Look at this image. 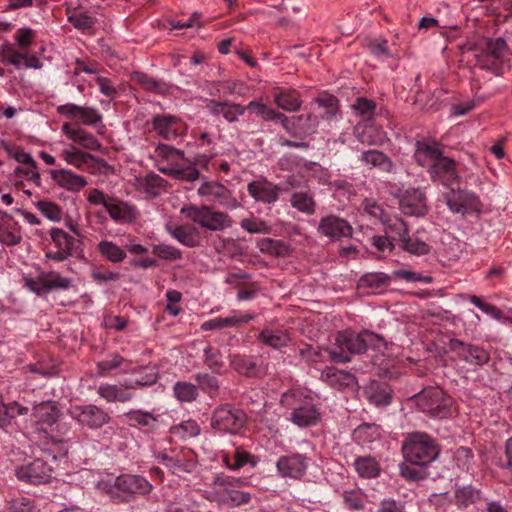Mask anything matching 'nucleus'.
I'll use <instances>...</instances> for the list:
<instances>
[{
    "instance_id": "44",
    "label": "nucleus",
    "mask_w": 512,
    "mask_h": 512,
    "mask_svg": "<svg viewBox=\"0 0 512 512\" xmlns=\"http://www.w3.org/2000/svg\"><path fill=\"white\" fill-rule=\"evenodd\" d=\"M354 468L361 478L371 479L379 476L380 466L375 458L371 456H361L355 459Z\"/></svg>"
},
{
    "instance_id": "21",
    "label": "nucleus",
    "mask_w": 512,
    "mask_h": 512,
    "mask_svg": "<svg viewBox=\"0 0 512 512\" xmlns=\"http://www.w3.org/2000/svg\"><path fill=\"white\" fill-rule=\"evenodd\" d=\"M52 469L41 459H34L16 468L15 474L21 481L31 484L46 483L51 478Z\"/></svg>"
},
{
    "instance_id": "31",
    "label": "nucleus",
    "mask_w": 512,
    "mask_h": 512,
    "mask_svg": "<svg viewBox=\"0 0 512 512\" xmlns=\"http://www.w3.org/2000/svg\"><path fill=\"white\" fill-rule=\"evenodd\" d=\"M318 231L326 236L333 239L342 237H350L352 235V227L350 224L339 217L327 216L321 219Z\"/></svg>"
},
{
    "instance_id": "32",
    "label": "nucleus",
    "mask_w": 512,
    "mask_h": 512,
    "mask_svg": "<svg viewBox=\"0 0 512 512\" xmlns=\"http://www.w3.org/2000/svg\"><path fill=\"white\" fill-rule=\"evenodd\" d=\"M249 195L256 201L272 204L278 200L279 188L265 179L254 180L247 186Z\"/></svg>"
},
{
    "instance_id": "2",
    "label": "nucleus",
    "mask_w": 512,
    "mask_h": 512,
    "mask_svg": "<svg viewBox=\"0 0 512 512\" xmlns=\"http://www.w3.org/2000/svg\"><path fill=\"white\" fill-rule=\"evenodd\" d=\"M37 32L30 27H21L16 30L13 39L15 47H8L1 56L4 65H11L16 70L34 69L43 67V62L35 52L26 51L35 42Z\"/></svg>"
},
{
    "instance_id": "63",
    "label": "nucleus",
    "mask_w": 512,
    "mask_h": 512,
    "mask_svg": "<svg viewBox=\"0 0 512 512\" xmlns=\"http://www.w3.org/2000/svg\"><path fill=\"white\" fill-rule=\"evenodd\" d=\"M153 254L162 260L176 261L182 258V251L172 245L159 243L153 246Z\"/></svg>"
},
{
    "instance_id": "18",
    "label": "nucleus",
    "mask_w": 512,
    "mask_h": 512,
    "mask_svg": "<svg viewBox=\"0 0 512 512\" xmlns=\"http://www.w3.org/2000/svg\"><path fill=\"white\" fill-rule=\"evenodd\" d=\"M428 173L434 183L441 184L449 189L459 185L461 179L456 167V162L445 156L435 162V164L428 169Z\"/></svg>"
},
{
    "instance_id": "43",
    "label": "nucleus",
    "mask_w": 512,
    "mask_h": 512,
    "mask_svg": "<svg viewBox=\"0 0 512 512\" xmlns=\"http://www.w3.org/2000/svg\"><path fill=\"white\" fill-rule=\"evenodd\" d=\"M276 105L288 112L297 111L301 106V100L296 90H285L277 88L274 91Z\"/></svg>"
},
{
    "instance_id": "41",
    "label": "nucleus",
    "mask_w": 512,
    "mask_h": 512,
    "mask_svg": "<svg viewBox=\"0 0 512 512\" xmlns=\"http://www.w3.org/2000/svg\"><path fill=\"white\" fill-rule=\"evenodd\" d=\"M60 157L68 164L78 170H84L85 166L92 160L94 156L90 153L84 152L76 146H70L63 149Z\"/></svg>"
},
{
    "instance_id": "27",
    "label": "nucleus",
    "mask_w": 512,
    "mask_h": 512,
    "mask_svg": "<svg viewBox=\"0 0 512 512\" xmlns=\"http://www.w3.org/2000/svg\"><path fill=\"white\" fill-rule=\"evenodd\" d=\"M414 157L420 166L428 167L429 169L443 157V150L441 145L434 140L418 141Z\"/></svg>"
},
{
    "instance_id": "15",
    "label": "nucleus",
    "mask_w": 512,
    "mask_h": 512,
    "mask_svg": "<svg viewBox=\"0 0 512 512\" xmlns=\"http://www.w3.org/2000/svg\"><path fill=\"white\" fill-rule=\"evenodd\" d=\"M390 232H396L401 248L413 255L421 256L430 252V245L417 235H409L407 224L400 218H394L393 224H389Z\"/></svg>"
},
{
    "instance_id": "34",
    "label": "nucleus",
    "mask_w": 512,
    "mask_h": 512,
    "mask_svg": "<svg viewBox=\"0 0 512 512\" xmlns=\"http://www.w3.org/2000/svg\"><path fill=\"white\" fill-rule=\"evenodd\" d=\"M136 190L146 194L150 198H156L165 190L166 181L156 173H148L143 177H135Z\"/></svg>"
},
{
    "instance_id": "52",
    "label": "nucleus",
    "mask_w": 512,
    "mask_h": 512,
    "mask_svg": "<svg viewBox=\"0 0 512 512\" xmlns=\"http://www.w3.org/2000/svg\"><path fill=\"white\" fill-rule=\"evenodd\" d=\"M132 80L149 92L164 94L167 91V86L164 82L156 80L145 73L135 72L132 75Z\"/></svg>"
},
{
    "instance_id": "54",
    "label": "nucleus",
    "mask_w": 512,
    "mask_h": 512,
    "mask_svg": "<svg viewBox=\"0 0 512 512\" xmlns=\"http://www.w3.org/2000/svg\"><path fill=\"white\" fill-rule=\"evenodd\" d=\"M245 108L266 121L279 119L283 123V119L285 118L284 114L279 113L268 107L266 104L258 101H251Z\"/></svg>"
},
{
    "instance_id": "1",
    "label": "nucleus",
    "mask_w": 512,
    "mask_h": 512,
    "mask_svg": "<svg viewBox=\"0 0 512 512\" xmlns=\"http://www.w3.org/2000/svg\"><path fill=\"white\" fill-rule=\"evenodd\" d=\"M245 479L236 478L225 473H216L200 489L201 496L209 502L229 508H236L250 503L252 495L242 490Z\"/></svg>"
},
{
    "instance_id": "42",
    "label": "nucleus",
    "mask_w": 512,
    "mask_h": 512,
    "mask_svg": "<svg viewBox=\"0 0 512 512\" xmlns=\"http://www.w3.org/2000/svg\"><path fill=\"white\" fill-rule=\"evenodd\" d=\"M360 161L369 168H378L384 172H392L394 165L390 158L378 150H368L361 154Z\"/></svg>"
},
{
    "instance_id": "24",
    "label": "nucleus",
    "mask_w": 512,
    "mask_h": 512,
    "mask_svg": "<svg viewBox=\"0 0 512 512\" xmlns=\"http://www.w3.org/2000/svg\"><path fill=\"white\" fill-rule=\"evenodd\" d=\"M152 127L162 138L173 140L183 133L185 125L179 117L169 114H159L153 117Z\"/></svg>"
},
{
    "instance_id": "7",
    "label": "nucleus",
    "mask_w": 512,
    "mask_h": 512,
    "mask_svg": "<svg viewBox=\"0 0 512 512\" xmlns=\"http://www.w3.org/2000/svg\"><path fill=\"white\" fill-rule=\"evenodd\" d=\"M154 456L159 463L179 477L192 473L197 465V455L186 447H170L155 452Z\"/></svg>"
},
{
    "instance_id": "50",
    "label": "nucleus",
    "mask_w": 512,
    "mask_h": 512,
    "mask_svg": "<svg viewBox=\"0 0 512 512\" xmlns=\"http://www.w3.org/2000/svg\"><path fill=\"white\" fill-rule=\"evenodd\" d=\"M291 205L305 214L311 215L315 212V202L309 191L294 192L291 196Z\"/></svg>"
},
{
    "instance_id": "45",
    "label": "nucleus",
    "mask_w": 512,
    "mask_h": 512,
    "mask_svg": "<svg viewBox=\"0 0 512 512\" xmlns=\"http://www.w3.org/2000/svg\"><path fill=\"white\" fill-rule=\"evenodd\" d=\"M136 372L133 374H139L135 379L127 381V387L131 389L147 387L155 384L158 380V372L155 368L143 367L136 368Z\"/></svg>"
},
{
    "instance_id": "26",
    "label": "nucleus",
    "mask_w": 512,
    "mask_h": 512,
    "mask_svg": "<svg viewBox=\"0 0 512 512\" xmlns=\"http://www.w3.org/2000/svg\"><path fill=\"white\" fill-rule=\"evenodd\" d=\"M107 213L116 223L127 224L139 218V210L134 204L113 197L107 207Z\"/></svg>"
},
{
    "instance_id": "40",
    "label": "nucleus",
    "mask_w": 512,
    "mask_h": 512,
    "mask_svg": "<svg viewBox=\"0 0 512 512\" xmlns=\"http://www.w3.org/2000/svg\"><path fill=\"white\" fill-rule=\"evenodd\" d=\"M360 212L363 217L368 218L373 224L382 223L387 232L390 231L389 224H393L394 219L387 217L383 208L372 199H365L360 207Z\"/></svg>"
},
{
    "instance_id": "8",
    "label": "nucleus",
    "mask_w": 512,
    "mask_h": 512,
    "mask_svg": "<svg viewBox=\"0 0 512 512\" xmlns=\"http://www.w3.org/2000/svg\"><path fill=\"white\" fill-rule=\"evenodd\" d=\"M417 407L431 417L444 419L452 414L453 400L438 387L422 390L415 396Z\"/></svg>"
},
{
    "instance_id": "55",
    "label": "nucleus",
    "mask_w": 512,
    "mask_h": 512,
    "mask_svg": "<svg viewBox=\"0 0 512 512\" xmlns=\"http://www.w3.org/2000/svg\"><path fill=\"white\" fill-rule=\"evenodd\" d=\"M171 433L182 439L196 437L200 434V426L196 420L188 419L171 427Z\"/></svg>"
},
{
    "instance_id": "4",
    "label": "nucleus",
    "mask_w": 512,
    "mask_h": 512,
    "mask_svg": "<svg viewBox=\"0 0 512 512\" xmlns=\"http://www.w3.org/2000/svg\"><path fill=\"white\" fill-rule=\"evenodd\" d=\"M280 403L291 411L288 420L299 428L317 425L321 413L310 398L299 390H290L282 394Z\"/></svg>"
},
{
    "instance_id": "13",
    "label": "nucleus",
    "mask_w": 512,
    "mask_h": 512,
    "mask_svg": "<svg viewBox=\"0 0 512 512\" xmlns=\"http://www.w3.org/2000/svg\"><path fill=\"white\" fill-rule=\"evenodd\" d=\"M197 192L199 196L217 203L226 209L234 210L240 207V202L233 195L232 191L219 182L205 181L199 186Z\"/></svg>"
},
{
    "instance_id": "56",
    "label": "nucleus",
    "mask_w": 512,
    "mask_h": 512,
    "mask_svg": "<svg viewBox=\"0 0 512 512\" xmlns=\"http://www.w3.org/2000/svg\"><path fill=\"white\" fill-rule=\"evenodd\" d=\"M34 205L37 210L52 222H60L63 218V211L61 207L52 201L39 200L35 202Z\"/></svg>"
},
{
    "instance_id": "36",
    "label": "nucleus",
    "mask_w": 512,
    "mask_h": 512,
    "mask_svg": "<svg viewBox=\"0 0 512 512\" xmlns=\"http://www.w3.org/2000/svg\"><path fill=\"white\" fill-rule=\"evenodd\" d=\"M301 356L309 362L317 363L325 358H329L336 363H346L350 361V357L344 352H338L335 349L318 348L315 349L311 346L302 349Z\"/></svg>"
},
{
    "instance_id": "47",
    "label": "nucleus",
    "mask_w": 512,
    "mask_h": 512,
    "mask_svg": "<svg viewBox=\"0 0 512 512\" xmlns=\"http://www.w3.org/2000/svg\"><path fill=\"white\" fill-rule=\"evenodd\" d=\"M97 251L101 256L113 263H120L126 258V252L116 243L103 240L98 243Z\"/></svg>"
},
{
    "instance_id": "25",
    "label": "nucleus",
    "mask_w": 512,
    "mask_h": 512,
    "mask_svg": "<svg viewBox=\"0 0 512 512\" xmlns=\"http://www.w3.org/2000/svg\"><path fill=\"white\" fill-rule=\"evenodd\" d=\"M255 318V314L243 312L240 310H231L226 317H217L205 321L201 325L203 331L221 330L224 328L239 327L243 324L249 323Z\"/></svg>"
},
{
    "instance_id": "64",
    "label": "nucleus",
    "mask_w": 512,
    "mask_h": 512,
    "mask_svg": "<svg viewBox=\"0 0 512 512\" xmlns=\"http://www.w3.org/2000/svg\"><path fill=\"white\" fill-rule=\"evenodd\" d=\"M352 108L355 114H357L358 116L365 120H369L373 117L375 113L376 104L372 100H369L364 97H359L352 105Z\"/></svg>"
},
{
    "instance_id": "5",
    "label": "nucleus",
    "mask_w": 512,
    "mask_h": 512,
    "mask_svg": "<svg viewBox=\"0 0 512 512\" xmlns=\"http://www.w3.org/2000/svg\"><path fill=\"white\" fill-rule=\"evenodd\" d=\"M402 452L407 463L424 467L438 457L439 448L435 440L428 434L413 432L406 436Z\"/></svg>"
},
{
    "instance_id": "17",
    "label": "nucleus",
    "mask_w": 512,
    "mask_h": 512,
    "mask_svg": "<svg viewBox=\"0 0 512 512\" xmlns=\"http://www.w3.org/2000/svg\"><path fill=\"white\" fill-rule=\"evenodd\" d=\"M49 235L55 249H50L46 252V259L63 262L72 256L75 245L73 236L58 227L51 228Z\"/></svg>"
},
{
    "instance_id": "11",
    "label": "nucleus",
    "mask_w": 512,
    "mask_h": 512,
    "mask_svg": "<svg viewBox=\"0 0 512 512\" xmlns=\"http://www.w3.org/2000/svg\"><path fill=\"white\" fill-rule=\"evenodd\" d=\"M245 423V413L229 405L216 408L211 417L212 428L223 433L236 434L240 432Z\"/></svg>"
},
{
    "instance_id": "48",
    "label": "nucleus",
    "mask_w": 512,
    "mask_h": 512,
    "mask_svg": "<svg viewBox=\"0 0 512 512\" xmlns=\"http://www.w3.org/2000/svg\"><path fill=\"white\" fill-rule=\"evenodd\" d=\"M345 506L349 510L361 511L367 502V495L360 488L346 489L342 492Z\"/></svg>"
},
{
    "instance_id": "16",
    "label": "nucleus",
    "mask_w": 512,
    "mask_h": 512,
    "mask_svg": "<svg viewBox=\"0 0 512 512\" xmlns=\"http://www.w3.org/2000/svg\"><path fill=\"white\" fill-rule=\"evenodd\" d=\"M445 202L453 213L467 214L479 212L481 203L479 197L466 190H455L454 187L445 194Z\"/></svg>"
},
{
    "instance_id": "22",
    "label": "nucleus",
    "mask_w": 512,
    "mask_h": 512,
    "mask_svg": "<svg viewBox=\"0 0 512 512\" xmlns=\"http://www.w3.org/2000/svg\"><path fill=\"white\" fill-rule=\"evenodd\" d=\"M319 117L315 111L299 116L283 119V127L292 135L308 136L314 134L319 125Z\"/></svg>"
},
{
    "instance_id": "12",
    "label": "nucleus",
    "mask_w": 512,
    "mask_h": 512,
    "mask_svg": "<svg viewBox=\"0 0 512 512\" xmlns=\"http://www.w3.org/2000/svg\"><path fill=\"white\" fill-rule=\"evenodd\" d=\"M68 414L78 424L90 429H99L110 421L108 412L94 404L73 405Z\"/></svg>"
},
{
    "instance_id": "53",
    "label": "nucleus",
    "mask_w": 512,
    "mask_h": 512,
    "mask_svg": "<svg viewBox=\"0 0 512 512\" xmlns=\"http://www.w3.org/2000/svg\"><path fill=\"white\" fill-rule=\"evenodd\" d=\"M0 147L6 152V154L20 164L32 163L34 161L32 155L25 152L24 149L15 143L1 140Z\"/></svg>"
},
{
    "instance_id": "38",
    "label": "nucleus",
    "mask_w": 512,
    "mask_h": 512,
    "mask_svg": "<svg viewBox=\"0 0 512 512\" xmlns=\"http://www.w3.org/2000/svg\"><path fill=\"white\" fill-rule=\"evenodd\" d=\"M131 388L127 387V381L123 384H108L104 383L99 385L97 389L98 395L105 399L107 402H128L133 398V394L129 392Z\"/></svg>"
},
{
    "instance_id": "62",
    "label": "nucleus",
    "mask_w": 512,
    "mask_h": 512,
    "mask_svg": "<svg viewBox=\"0 0 512 512\" xmlns=\"http://www.w3.org/2000/svg\"><path fill=\"white\" fill-rule=\"evenodd\" d=\"M454 497L456 505L459 507H467L478 499L479 492L468 485L458 488Z\"/></svg>"
},
{
    "instance_id": "46",
    "label": "nucleus",
    "mask_w": 512,
    "mask_h": 512,
    "mask_svg": "<svg viewBox=\"0 0 512 512\" xmlns=\"http://www.w3.org/2000/svg\"><path fill=\"white\" fill-rule=\"evenodd\" d=\"M124 417L130 426L139 428L153 427L157 422V417L153 413L143 410H130Z\"/></svg>"
},
{
    "instance_id": "28",
    "label": "nucleus",
    "mask_w": 512,
    "mask_h": 512,
    "mask_svg": "<svg viewBox=\"0 0 512 512\" xmlns=\"http://www.w3.org/2000/svg\"><path fill=\"white\" fill-rule=\"evenodd\" d=\"M451 348L469 364L484 365L489 361V353L479 346L464 343L460 340H453Z\"/></svg>"
},
{
    "instance_id": "23",
    "label": "nucleus",
    "mask_w": 512,
    "mask_h": 512,
    "mask_svg": "<svg viewBox=\"0 0 512 512\" xmlns=\"http://www.w3.org/2000/svg\"><path fill=\"white\" fill-rule=\"evenodd\" d=\"M61 132L73 143L84 149L98 151L101 149L100 141L89 131L71 122H65L61 126Z\"/></svg>"
},
{
    "instance_id": "20",
    "label": "nucleus",
    "mask_w": 512,
    "mask_h": 512,
    "mask_svg": "<svg viewBox=\"0 0 512 512\" xmlns=\"http://www.w3.org/2000/svg\"><path fill=\"white\" fill-rule=\"evenodd\" d=\"M374 339V334L368 331L355 334L351 331L338 333L336 342L339 345L340 351L349 354H360L366 351L369 343Z\"/></svg>"
},
{
    "instance_id": "29",
    "label": "nucleus",
    "mask_w": 512,
    "mask_h": 512,
    "mask_svg": "<svg viewBox=\"0 0 512 512\" xmlns=\"http://www.w3.org/2000/svg\"><path fill=\"white\" fill-rule=\"evenodd\" d=\"M118 369L121 374L136 372V369L132 367L131 361L122 357L118 353L111 354L96 364V373L99 377L110 376L113 371Z\"/></svg>"
},
{
    "instance_id": "57",
    "label": "nucleus",
    "mask_w": 512,
    "mask_h": 512,
    "mask_svg": "<svg viewBox=\"0 0 512 512\" xmlns=\"http://www.w3.org/2000/svg\"><path fill=\"white\" fill-rule=\"evenodd\" d=\"M70 23L78 30L82 32H90L96 22V18L82 11H74L68 16Z\"/></svg>"
},
{
    "instance_id": "6",
    "label": "nucleus",
    "mask_w": 512,
    "mask_h": 512,
    "mask_svg": "<svg viewBox=\"0 0 512 512\" xmlns=\"http://www.w3.org/2000/svg\"><path fill=\"white\" fill-rule=\"evenodd\" d=\"M180 213L186 219L208 231H223L233 224L231 217L226 212L215 210L207 205L186 204L180 209Z\"/></svg>"
},
{
    "instance_id": "39",
    "label": "nucleus",
    "mask_w": 512,
    "mask_h": 512,
    "mask_svg": "<svg viewBox=\"0 0 512 512\" xmlns=\"http://www.w3.org/2000/svg\"><path fill=\"white\" fill-rule=\"evenodd\" d=\"M206 105L213 115H222L228 122L237 121V119L243 115L246 110L245 106L240 104L217 102L215 100H208Z\"/></svg>"
},
{
    "instance_id": "51",
    "label": "nucleus",
    "mask_w": 512,
    "mask_h": 512,
    "mask_svg": "<svg viewBox=\"0 0 512 512\" xmlns=\"http://www.w3.org/2000/svg\"><path fill=\"white\" fill-rule=\"evenodd\" d=\"M338 100L333 95H324L316 100L315 111L320 117L332 119L338 112Z\"/></svg>"
},
{
    "instance_id": "37",
    "label": "nucleus",
    "mask_w": 512,
    "mask_h": 512,
    "mask_svg": "<svg viewBox=\"0 0 512 512\" xmlns=\"http://www.w3.org/2000/svg\"><path fill=\"white\" fill-rule=\"evenodd\" d=\"M257 340L263 345L280 350L281 348L288 346L291 338L285 329L265 327L258 334Z\"/></svg>"
},
{
    "instance_id": "9",
    "label": "nucleus",
    "mask_w": 512,
    "mask_h": 512,
    "mask_svg": "<svg viewBox=\"0 0 512 512\" xmlns=\"http://www.w3.org/2000/svg\"><path fill=\"white\" fill-rule=\"evenodd\" d=\"M155 154L161 160L167 161V165H158V170L163 174L176 179L194 181L199 177V171L195 167L182 168L178 162L184 159V152L167 144H159L155 148Z\"/></svg>"
},
{
    "instance_id": "10",
    "label": "nucleus",
    "mask_w": 512,
    "mask_h": 512,
    "mask_svg": "<svg viewBox=\"0 0 512 512\" xmlns=\"http://www.w3.org/2000/svg\"><path fill=\"white\" fill-rule=\"evenodd\" d=\"M25 287L37 295L49 293L53 290H69L73 286V279L62 276L57 271L41 272L36 278H25Z\"/></svg>"
},
{
    "instance_id": "35",
    "label": "nucleus",
    "mask_w": 512,
    "mask_h": 512,
    "mask_svg": "<svg viewBox=\"0 0 512 512\" xmlns=\"http://www.w3.org/2000/svg\"><path fill=\"white\" fill-rule=\"evenodd\" d=\"M60 416V410L53 401L41 402L33 407L32 417L37 425L52 426Z\"/></svg>"
},
{
    "instance_id": "59",
    "label": "nucleus",
    "mask_w": 512,
    "mask_h": 512,
    "mask_svg": "<svg viewBox=\"0 0 512 512\" xmlns=\"http://www.w3.org/2000/svg\"><path fill=\"white\" fill-rule=\"evenodd\" d=\"M231 366L238 373L252 376L256 372V363L252 357L243 355H233L231 357Z\"/></svg>"
},
{
    "instance_id": "30",
    "label": "nucleus",
    "mask_w": 512,
    "mask_h": 512,
    "mask_svg": "<svg viewBox=\"0 0 512 512\" xmlns=\"http://www.w3.org/2000/svg\"><path fill=\"white\" fill-rule=\"evenodd\" d=\"M401 211L408 216H423L427 212L426 197L420 189L407 190L400 201Z\"/></svg>"
},
{
    "instance_id": "61",
    "label": "nucleus",
    "mask_w": 512,
    "mask_h": 512,
    "mask_svg": "<svg viewBox=\"0 0 512 512\" xmlns=\"http://www.w3.org/2000/svg\"><path fill=\"white\" fill-rule=\"evenodd\" d=\"M194 378L204 393L208 394L210 397H214L218 394L220 386L214 376L207 373H198Z\"/></svg>"
},
{
    "instance_id": "33",
    "label": "nucleus",
    "mask_w": 512,
    "mask_h": 512,
    "mask_svg": "<svg viewBox=\"0 0 512 512\" xmlns=\"http://www.w3.org/2000/svg\"><path fill=\"white\" fill-rule=\"evenodd\" d=\"M51 179L61 188L78 192L87 185L85 177L68 169L50 170Z\"/></svg>"
},
{
    "instance_id": "19",
    "label": "nucleus",
    "mask_w": 512,
    "mask_h": 512,
    "mask_svg": "<svg viewBox=\"0 0 512 512\" xmlns=\"http://www.w3.org/2000/svg\"><path fill=\"white\" fill-rule=\"evenodd\" d=\"M309 458L300 453L283 455L276 462V470L282 478L300 479L308 468Z\"/></svg>"
},
{
    "instance_id": "3",
    "label": "nucleus",
    "mask_w": 512,
    "mask_h": 512,
    "mask_svg": "<svg viewBox=\"0 0 512 512\" xmlns=\"http://www.w3.org/2000/svg\"><path fill=\"white\" fill-rule=\"evenodd\" d=\"M97 487L118 501H126L136 495L147 496L153 490V485L145 477L134 474L101 479Z\"/></svg>"
},
{
    "instance_id": "60",
    "label": "nucleus",
    "mask_w": 512,
    "mask_h": 512,
    "mask_svg": "<svg viewBox=\"0 0 512 512\" xmlns=\"http://www.w3.org/2000/svg\"><path fill=\"white\" fill-rule=\"evenodd\" d=\"M166 229L168 233L181 244L187 247H195L197 245V240L191 229L185 226H177L174 228L167 226Z\"/></svg>"
},
{
    "instance_id": "14",
    "label": "nucleus",
    "mask_w": 512,
    "mask_h": 512,
    "mask_svg": "<svg viewBox=\"0 0 512 512\" xmlns=\"http://www.w3.org/2000/svg\"><path fill=\"white\" fill-rule=\"evenodd\" d=\"M57 113L69 120L77 122L76 125L96 126L103 121V115L98 109L90 106H80L74 103H66L56 108Z\"/></svg>"
},
{
    "instance_id": "58",
    "label": "nucleus",
    "mask_w": 512,
    "mask_h": 512,
    "mask_svg": "<svg viewBox=\"0 0 512 512\" xmlns=\"http://www.w3.org/2000/svg\"><path fill=\"white\" fill-rule=\"evenodd\" d=\"M22 165L23 166H18L14 169L15 176L39 185L41 182V174L37 162L34 160L32 163Z\"/></svg>"
},
{
    "instance_id": "49",
    "label": "nucleus",
    "mask_w": 512,
    "mask_h": 512,
    "mask_svg": "<svg viewBox=\"0 0 512 512\" xmlns=\"http://www.w3.org/2000/svg\"><path fill=\"white\" fill-rule=\"evenodd\" d=\"M173 395L179 402L191 403L198 397V388L190 382L177 381L173 385Z\"/></svg>"
}]
</instances>
